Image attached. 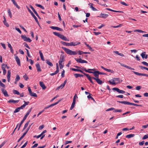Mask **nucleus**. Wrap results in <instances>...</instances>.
Here are the masks:
<instances>
[{"label":"nucleus","mask_w":148,"mask_h":148,"mask_svg":"<svg viewBox=\"0 0 148 148\" xmlns=\"http://www.w3.org/2000/svg\"><path fill=\"white\" fill-rule=\"evenodd\" d=\"M62 48L67 54L71 55H76L77 53H78L79 55H80L83 54V52L80 50L73 51L71 50L64 47H62Z\"/></svg>","instance_id":"f257e3e1"},{"label":"nucleus","mask_w":148,"mask_h":148,"mask_svg":"<svg viewBox=\"0 0 148 148\" xmlns=\"http://www.w3.org/2000/svg\"><path fill=\"white\" fill-rule=\"evenodd\" d=\"M64 61L65 59L64 55L63 54L61 55L59 61V64L60 69H62L64 67Z\"/></svg>","instance_id":"f03ea898"},{"label":"nucleus","mask_w":148,"mask_h":148,"mask_svg":"<svg viewBox=\"0 0 148 148\" xmlns=\"http://www.w3.org/2000/svg\"><path fill=\"white\" fill-rule=\"evenodd\" d=\"M53 34L54 35L59 37L62 39L65 40L69 41V40L67 39V38L64 36L63 35L59 34V33L56 32H53Z\"/></svg>","instance_id":"7ed1b4c3"},{"label":"nucleus","mask_w":148,"mask_h":148,"mask_svg":"<svg viewBox=\"0 0 148 148\" xmlns=\"http://www.w3.org/2000/svg\"><path fill=\"white\" fill-rule=\"evenodd\" d=\"M82 69L86 72H88L89 73H92L93 74L94 76L95 77V78H99V74H98V71H95L94 72H93L92 71H87L86 69L85 68H83Z\"/></svg>","instance_id":"20e7f679"},{"label":"nucleus","mask_w":148,"mask_h":148,"mask_svg":"<svg viewBox=\"0 0 148 148\" xmlns=\"http://www.w3.org/2000/svg\"><path fill=\"white\" fill-rule=\"evenodd\" d=\"M27 8V10H28L29 12L30 13L31 15H32V16L34 18L36 22L39 25V24L38 22V21L37 19V18L34 15V13H33V12L31 11V10L26 5V6Z\"/></svg>","instance_id":"39448f33"},{"label":"nucleus","mask_w":148,"mask_h":148,"mask_svg":"<svg viewBox=\"0 0 148 148\" xmlns=\"http://www.w3.org/2000/svg\"><path fill=\"white\" fill-rule=\"evenodd\" d=\"M21 37L25 41L28 42H30L32 41V40L29 38L27 37L25 35H22Z\"/></svg>","instance_id":"423d86ee"},{"label":"nucleus","mask_w":148,"mask_h":148,"mask_svg":"<svg viewBox=\"0 0 148 148\" xmlns=\"http://www.w3.org/2000/svg\"><path fill=\"white\" fill-rule=\"evenodd\" d=\"M75 60L77 62L81 63H88L87 61L85 60H82L81 58L77 59L76 58H75Z\"/></svg>","instance_id":"0eeeda50"},{"label":"nucleus","mask_w":148,"mask_h":148,"mask_svg":"<svg viewBox=\"0 0 148 148\" xmlns=\"http://www.w3.org/2000/svg\"><path fill=\"white\" fill-rule=\"evenodd\" d=\"M97 3L101 5V6H104V7H107V5L106 4L104 3V2L105 3L106 1H96Z\"/></svg>","instance_id":"6e6552de"},{"label":"nucleus","mask_w":148,"mask_h":148,"mask_svg":"<svg viewBox=\"0 0 148 148\" xmlns=\"http://www.w3.org/2000/svg\"><path fill=\"white\" fill-rule=\"evenodd\" d=\"M15 59L16 61L17 64L19 66H21V62L20 60L17 56L14 55Z\"/></svg>","instance_id":"1a4fd4ad"},{"label":"nucleus","mask_w":148,"mask_h":148,"mask_svg":"<svg viewBox=\"0 0 148 148\" xmlns=\"http://www.w3.org/2000/svg\"><path fill=\"white\" fill-rule=\"evenodd\" d=\"M108 16V14H106L104 13H101L97 17L100 18H107Z\"/></svg>","instance_id":"9d476101"},{"label":"nucleus","mask_w":148,"mask_h":148,"mask_svg":"<svg viewBox=\"0 0 148 148\" xmlns=\"http://www.w3.org/2000/svg\"><path fill=\"white\" fill-rule=\"evenodd\" d=\"M92 79L95 80L96 81L97 83L99 84H102L103 82L99 78H95L94 77H92Z\"/></svg>","instance_id":"9b49d317"},{"label":"nucleus","mask_w":148,"mask_h":148,"mask_svg":"<svg viewBox=\"0 0 148 148\" xmlns=\"http://www.w3.org/2000/svg\"><path fill=\"white\" fill-rule=\"evenodd\" d=\"M50 27L53 29H56L57 30L60 31H63V29H62V28H59L58 27H54V26H51Z\"/></svg>","instance_id":"f8f14e48"},{"label":"nucleus","mask_w":148,"mask_h":148,"mask_svg":"<svg viewBox=\"0 0 148 148\" xmlns=\"http://www.w3.org/2000/svg\"><path fill=\"white\" fill-rule=\"evenodd\" d=\"M84 75L87 77L88 79L90 81L91 83L92 84H94V83L92 80V77H90L88 74L84 73Z\"/></svg>","instance_id":"ddd939ff"},{"label":"nucleus","mask_w":148,"mask_h":148,"mask_svg":"<svg viewBox=\"0 0 148 148\" xmlns=\"http://www.w3.org/2000/svg\"><path fill=\"white\" fill-rule=\"evenodd\" d=\"M101 68L102 69H103V70H105V71H106L108 72H110V73H114V71L113 70H110V69H108L105 68H104V67H103L102 66H101Z\"/></svg>","instance_id":"4468645a"},{"label":"nucleus","mask_w":148,"mask_h":148,"mask_svg":"<svg viewBox=\"0 0 148 148\" xmlns=\"http://www.w3.org/2000/svg\"><path fill=\"white\" fill-rule=\"evenodd\" d=\"M1 90L2 91V93L4 94V96L5 97H8L9 95L7 93V92L6 90L4 88H2L1 89Z\"/></svg>","instance_id":"2eb2a0df"},{"label":"nucleus","mask_w":148,"mask_h":148,"mask_svg":"<svg viewBox=\"0 0 148 148\" xmlns=\"http://www.w3.org/2000/svg\"><path fill=\"white\" fill-rule=\"evenodd\" d=\"M66 80H65L63 83L62 84L60 85L57 88V89H59L60 88H63L65 86L66 84Z\"/></svg>","instance_id":"dca6fc26"},{"label":"nucleus","mask_w":148,"mask_h":148,"mask_svg":"<svg viewBox=\"0 0 148 148\" xmlns=\"http://www.w3.org/2000/svg\"><path fill=\"white\" fill-rule=\"evenodd\" d=\"M80 44V42H72L69 43V46H75Z\"/></svg>","instance_id":"f3484780"},{"label":"nucleus","mask_w":148,"mask_h":148,"mask_svg":"<svg viewBox=\"0 0 148 148\" xmlns=\"http://www.w3.org/2000/svg\"><path fill=\"white\" fill-rule=\"evenodd\" d=\"M113 81H114L116 84L120 83V79L119 78H113Z\"/></svg>","instance_id":"a211bd4d"},{"label":"nucleus","mask_w":148,"mask_h":148,"mask_svg":"<svg viewBox=\"0 0 148 148\" xmlns=\"http://www.w3.org/2000/svg\"><path fill=\"white\" fill-rule=\"evenodd\" d=\"M36 66L38 72H41V70L40 67V66L38 63H36Z\"/></svg>","instance_id":"6ab92c4d"},{"label":"nucleus","mask_w":148,"mask_h":148,"mask_svg":"<svg viewBox=\"0 0 148 148\" xmlns=\"http://www.w3.org/2000/svg\"><path fill=\"white\" fill-rule=\"evenodd\" d=\"M40 86L42 88V89L45 90L46 88V87L42 82H39Z\"/></svg>","instance_id":"aec40b11"},{"label":"nucleus","mask_w":148,"mask_h":148,"mask_svg":"<svg viewBox=\"0 0 148 148\" xmlns=\"http://www.w3.org/2000/svg\"><path fill=\"white\" fill-rule=\"evenodd\" d=\"M132 72L136 75L138 76H145L146 75V74L140 73L138 72H135L134 71H132Z\"/></svg>","instance_id":"412c9836"},{"label":"nucleus","mask_w":148,"mask_h":148,"mask_svg":"<svg viewBox=\"0 0 148 148\" xmlns=\"http://www.w3.org/2000/svg\"><path fill=\"white\" fill-rule=\"evenodd\" d=\"M106 9L107 10L111 11L113 12H119V13H123V12L122 11H116V10H113L111 9H110L109 8H106Z\"/></svg>","instance_id":"4be33fe9"},{"label":"nucleus","mask_w":148,"mask_h":148,"mask_svg":"<svg viewBox=\"0 0 148 148\" xmlns=\"http://www.w3.org/2000/svg\"><path fill=\"white\" fill-rule=\"evenodd\" d=\"M23 106H21V107H18L15 110L14 112V113H15L19 112L21 109L23 108Z\"/></svg>","instance_id":"5701e85b"},{"label":"nucleus","mask_w":148,"mask_h":148,"mask_svg":"<svg viewBox=\"0 0 148 148\" xmlns=\"http://www.w3.org/2000/svg\"><path fill=\"white\" fill-rule=\"evenodd\" d=\"M19 100H14L13 99H10L8 101V102L9 103H17L18 102Z\"/></svg>","instance_id":"b1692460"},{"label":"nucleus","mask_w":148,"mask_h":148,"mask_svg":"<svg viewBox=\"0 0 148 148\" xmlns=\"http://www.w3.org/2000/svg\"><path fill=\"white\" fill-rule=\"evenodd\" d=\"M142 58L147 59V55H146V52H143L141 54Z\"/></svg>","instance_id":"393cba45"},{"label":"nucleus","mask_w":148,"mask_h":148,"mask_svg":"<svg viewBox=\"0 0 148 148\" xmlns=\"http://www.w3.org/2000/svg\"><path fill=\"white\" fill-rule=\"evenodd\" d=\"M71 69L73 71L80 72L81 73H83L84 75V73H84L82 71L80 70H79L77 69H75L74 68H71Z\"/></svg>","instance_id":"a878e982"},{"label":"nucleus","mask_w":148,"mask_h":148,"mask_svg":"<svg viewBox=\"0 0 148 148\" xmlns=\"http://www.w3.org/2000/svg\"><path fill=\"white\" fill-rule=\"evenodd\" d=\"M39 53L40 54L41 59L43 61H45V59H44V57H43V54L42 53L41 51L40 50H39Z\"/></svg>","instance_id":"bb28decb"},{"label":"nucleus","mask_w":148,"mask_h":148,"mask_svg":"<svg viewBox=\"0 0 148 148\" xmlns=\"http://www.w3.org/2000/svg\"><path fill=\"white\" fill-rule=\"evenodd\" d=\"M120 64L122 66H123L127 69H130L131 70H134V68H131V67H130L127 65H126L124 64Z\"/></svg>","instance_id":"cd10ccee"},{"label":"nucleus","mask_w":148,"mask_h":148,"mask_svg":"<svg viewBox=\"0 0 148 148\" xmlns=\"http://www.w3.org/2000/svg\"><path fill=\"white\" fill-rule=\"evenodd\" d=\"M4 21H3V22L4 23V25H5L7 27H8L9 26V24L8 23L6 22V18L5 16H3Z\"/></svg>","instance_id":"c85d7f7f"},{"label":"nucleus","mask_w":148,"mask_h":148,"mask_svg":"<svg viewBox=\"0 0 148 148\" xmlns=\"http://www.w3.org/2000/svg\"><path fill=\"white\" fill-rule=\"evenodd\" d=\"M14 5L18 9H20V7L17 4L15 1H12Z\"/></svg>","instance_id":"c756f323"},{"label":"nucleus","mask_w":148,"mask_h":148,"mask_svg":"<svg viewBox=\"0 0 148 148\" xmlns=\"http://www.w3.org/2000/svg\"><path fill=\"white\" fill-rule=\"evenodd\" d=\"M46 62L47 64L49 66H53L51 62L49 60H46Z\"/></svg>","instance_id":"7c9ffc66"},{"label":"nucleus","mask_w":148,"mask_h":148,"mask_svg":"<svg viewBox=\"0 0 148 148\" xmlns=\"http://www.w3.org/2000/svg\"><path fill=\"white\" fill-rule=\"evenodd\" d=\"M113 78L108 81V82L112 85H115L116 84V83L114 81H113Z\"/></svg>","instance_id":"2f4dec72"},{"label":"nucleus","mask_w":148,"mask_h":148,"mask_svg":"<svg viewBox=\"0 0 148 148\" xmlns=\"http://www.w3.org/2000/svg\"><path fill=\"white\" fill-rule=\"evenodd\" d=\"M60 42L61 44L64 45L66 46H69V43H67L66 42L62 41H61Z\"/></svg>","instance_id":"473e14b6"},{"label":"nucleus","mask_w":148,"mask_h":148,"mask_svg":"<svg viewBox=\"0 0 148 148\" xmlns=\"http://www.w3.org/2000/svg\"><path fill=\"white\" fill-rule=\"evenodd\" d=\"M30 121H28L25 125L24 127H23V131L25 129V128H27V127L29 123L30 122Z\"/></svg>","instance_id":"72a5a7b5"},{"label":"nucleus","mask_w":148,"mask_h":148,"mask_svg":"<svg viewBox=\"0 0 148 148\" xmlns=\"http://www.w3.org/2000/svg\"><path fill=\"white\" fill-rule=\"evenodd\" d=\"M134 136V134H130L126 135L125 137L127 138H130L133 137Z\"/></svg>","instance_id":"f704fd0d"},{"label":"nucleus","mask_w":148,"mask_h":148,"mask_svg":"<svg viewBox=\"0 0 148 148\" xmlns=\"http://www.w3.org/2000/svg\"><path fill=\"white\" fill-rule=\"evenodd\" d=\"M23 102L24 103L22 106H23V108H24L29 103V102H26L24 101Z\"/></svg>","instance_id":"c9c22d12"},{"label":"nucleus","mask_w":148,"mask_h":148,"mask_svg":"<svg viewBox=\"0 0 148 148\" xmlns=\"http://www.w3.org/2000/svg\"><path fill=\"white\" fill-rule=\"evenodd\" d=\"M25 119H24V118H23V119L22 121H21V122L20 124L19 127L18 129V131L19 130L21 126L23 124V123L24 122V121H25Z\"/></svg>","instance_id":"e433bc0d"},{"label":"nucleus","mask_w":148,"mask_h":148,"mask_svg":"<svg viewBox=\"0 0 148 148\" xmlns=\"http://www.w3.org/2000/svg\"><path fill=\"white\" fill-rule=\"evenodd\" d=\"M7 66V64H3L1 65V69L2 70L5 69L6 67Z\"/></svg>","instance_id":"4c0bfd02"},{"label":"nucleus","mask_w":148,"mask_h":148,"mask_svg":"<svg viewBox=\"0 0 148 148\" xmlns=\"http://www.w3.org/2000/svg\"><path fill=\"white\" fill-rule=\"evenodd\" d=\"M8 15L10 18H12V13L9 9H8Z\"/></svg>","instance_id":"58836bf2"},{"label":"nucleus","mask_w":148,"mask_h":148,"mask_svg":"<svg viewBox=\"0 0 148 148\" xmlns=\"http://www.w3.org/2000/svg\"><path fill=\"white\" fill-rule=\"evenodd\" d=\"M13 92L14 94H16L18 95H20V93H19V92L17 90H13Z\"/></svg>","instance_id":"ea45409f"},{"label":"nucleus","mask_w":148,"mask_h":148,"mask_svg":"<svg viewBox=\"0 0 148 148\" xmlns=\"http://www.w3.org/2000/svg\"><path fill=\"white\" fill-rule=\"evenodd\" d=\"M30 95L33 97H37V95L36 94V93L32 92L30 94H29Z\"/></svg>","instance_id":"a19ab883"},{"label":"nucleus","mask_w":148,"mask_h":148,"mask_svg":"<svg viewBox=\"0 0 148 148\" xmlns=\"http://www.w3.org/2000/svg\"><path fill=\"white\" fill-rule=\"evenodd\" d=\"M91 95L90 94V95H88L87 96L88 98V99H91L92 100H93L94 101H95V100L94 99V98L91 96Z\"/></svg>","instance_id":"79ce46f5"},{"label":"nucleus","mask_w":148,"mask_h":148,"mask_svg":"<svg viewBox=\"0 0 148 148\" xmlns=\"http://www.w3.org/2000/svg\"><path fill=\"white\" fill-rule=\"evenodd\" d=\"M11 76V71L9 70L8 71L7 77H10Z\"/></svg>","instance_id":"37998d69"},{"label":"nucleus","mask_w":148,"mask_h":148,"mask_svg":"<svg viewBox=\"0 0 148 148\" xmlns=\"http://www.w3.org/2000/svg\"><path fill=\"white\" fill-rule=\"evenodd\" d=\"M36 5L37 6V7H40V8H41V9H44L45 8H44V7L42 6V5H40V4H36Z\"/></svg>","instance_id":"c03bdc74"},{"label":"nucleus","mask_w":148,"mask_h":148,"mask_svg":"<svg viewBox=\"0 0 148 148\" xmlns=\"http://www.w3.org/2000/svg\"><path fill=\"white\" fill-rule=\"evenodd\" d=\"M75 103H74V102H72V105H71V106L70 108V110H72L73 109V108L74 107Z\"/></svg>","instance_id":"a18cd8bd"},{"label":"nucleus","mask_w":148,"mask_h":148,"mask_svg":"<svg viewBox=\"0 0 148 148\" xmlns=\"http://www.w3.org/2000/svg\"><path fill=\"white\" fill-rule=\"evenodd\" d=\"M123 25L122 24H120L119 25L115 26H112V27H113L114 28H116L119 27H121Z\"/></svg>","instance_id":"49530a36"},{"label":"nucleus","mask_w":148,"mask_h":148,"mask_svg":"<svg viewBox=\"0 0 148 148\" xmlns=\"http://www.w3.org/2000/svg\"><path fill=\"white\" fill-rule=\"evenodd\" d=\"M23 77L26 81H27L29 79L28 77L26 74H25V75L23 76Z\"/></svg>","instance_id":"de8ad7c7"},{"label":"nucleus","mask_w":148,"mask_h":148,"mask_svg":"<svg viewBox=\"0 0 148 148\" xmlns=\"http://www.w3.org/2000/svg\"><path fill=\"white\" fill-rule=\"evenodd\" d=\"M20 79V77L19 76L17 75L16 76V77L15 79L16 82H17Z\"/></svg>","instance_id":"09e8293b"},{"label":"nucleus","mask_w":148,"mask_h":148,"mask_svg":"<svg viewBox=\"0 0 148 148\" xmlns=\"http://www.w3.org/2000/svg\"><path fill=\"white\" fill-rule=\"evenodd\" d=\"M25 134H23L22 135V136L20 138L18 139V140L17 142H19L22 139H23V137H24V136H25Z\"/></svg>","instance_id":"8fccbe9b"},{"label":"nucleus","mask_w":148,"mask_h":148,"mask_svg":"<svg viewBox=\"0 0 148 148\" xmlns=\"http://www.w3.org/2000/svg\"><path fill=\"white\" fill-rule=\"evenodd\" d=\"M122 112V110L121 109L120 110H115L114 109L113 112Z\"/></svg>","instance_id":"3c124183"},{"label":"nucleus","mask_w":148,"mask_h":148,"mask_svg":"<svg viewBox=\"0 0 148 148\" xmlns=\"http://www.w3.org/2000/svg\"><path fill=\"white\" fill-rule=\"evenodd\" d=\"M32 108H31L27 112L26 114V115H27V116H28V115H29V114L30 113V112H31L32 110Z\"/></svg>","instance_id":"603ef678"},{"label":"nucleus","mask_w":148,"mask_h":148,"mask_svg":"<svg viewBox=\"0 0 148 148\" xmlns=\"http://www.w3.org/2000/svg\"><path fill=\"white\" fill-rule=\"evenodd\" d=\"M85 45H86V46L90 50H92V48L91 47H90L89 45L87 44L86 42H85L84 43Z\"/></svg>","instance_id":"864d4df0"},{"label":"nucleus","mask_w":148,"mask_h":148,"mask_svg":"<svg viewBox=\"0 0 148 148\" xmlns=\"http://www.w3.org/2000/svg\"><path fill=\"white\" fill-rule=\"evenodd\" d=\"M148 138V134H146L143 137V140H145Z\"/></svg>","instance_id":"5fc2aeb1"},{"label":"nucleus","mask_w":148,"mask_h":148,"mask_svg":"<svg viewBox=\"0 0 148 148\" xmlns=\"http://www.w3.org/2000/svg\"><path fill=\"white\" fill-rule=\"evenodd\" d=\"M131 103L130 102H129L124 101L123 104H125L131 105Z\"/></svg>","instance_id":"6e6d98bb"},{"label":"nucleus","mask_w":148,"mask_h":148,"mask_svg":"<svg viewBox=\"0 0 148 148\" xmlns=\"http://www.w3.org/2000/svg\"><path fill=\"white\" fill-rule=\"evenodd\" d=\"M76 97H77L76 96V95H75L73 97V102L75 103Z\"/></svg>","instance_id":"4d7b16f0"},{"label":"nucleus","mask_w":148,"mask_h":148,"mask_svg":"<svg viewBox=\"0 0 148 148\" xmlns=\"http://www.w3.org/2000/svg\"><path fill=\"white\" fill-rule=\"evenodd\" d=\"M141 63L144 65L147 66L148 63H147L146 62H145V61H143V62H142Z\"/></svg>","instance_id":"13d9d810"},{"label":"nucleus","mask_w":148,"mask_h":148,"mask_svg":"<svg viewBox=\"0 0 148 148\" xmlns=\"http://www.w3.org/2000/svg\"><path fill=\"white\" fill-rule=\"evenodd\" d=\"M139 67L142 69H145V70H147V68L146 67L143 66H139Z\"/></svg>","instance_id":"bf43d9fd"},{"label":"nucleus","mask_w":148,"mask_h":148,"mask_svg":"<svg viewBox=\"0 0 148 148\" xmlns=\"http://www.w3.org/2000/svg\"><path fill=\"white\" fill-rule=\"evenodd\" d=\"M113 90L116 91L117 92H118L119 91V88H114L112 89Z\"/></svg>","instance_id":"052dcab7"},{"label":"nucleus","mask_w":148,"mask_h":148,"mask_svg":"<svg viewBox=\"0 0 148 148\" xmlns=\"http://www.w3.org/2000/svg\"><path fill=\"white\" fill-rule=\"evenodd\" d=\"M58 73V72L56 71L54 73H50V75L51 76H53L54 75Z\"/></svg>","instance_id":"680f3d73"},{"label":"nucleus","mask_w":148,"mask_h":148,"mask_svg":"<svg viewBox=\"0 0 148 148\" xmlns=\"http://www.w3.org/2000/svg\"><path fill=\"white\" fill-rule=\"evenodd\" d=\"M33 12H34V13L39 18H40V16H39V15H38V14L37 13V12H36V11L35 10L33 11Z\"/></svg>","instance_id":"e2e57ef3"},{"label":"nucleus","mask_w":148,"mask_h":148,"mask_svg":"<svg viewBox=\"0 0 148 148\" xmlns=\"http://www.w3.org/2000/svg\"><path fill=\"white\" fill-rule=\"evenodd\" d=\"M119 93H123L125 92L123 90H119L118 92Z\"/></svg>","instance_id":"0e129e2a"},{"label":"nucleus","mask_w":148,"mask_h":148,"mask_svg":"<svg viewBox=\"0 0 148 148\" xmlns=\"http://www.w3.org/2000/svg\"><path fill=\"white\" fill-rule=\"evenodd\" d=\"M64 73H65V71L64 69H63V70L62 71V72L61 74V77H64Z\"/></svg>","instance_id":"69168bd1"},{"label":"nucleus","mask_w":148,"mask_h":148,"mask_svg":"<svg viewBox=\"0 0 148 148\" xmlns=\"http://www.w3.org/2000/svg\"><path fill=\"white\" fill-rule=\"evenodd\" d=\"M0 86L4 88H5V85L3 84L1 82H0Z\"/></svg>","instance_id":"338daca9"},{"label":"nucleus","mask_w":148,"mask_h":148,"mask_svg":"<svg viewBox=\"0 0 148 148\" xmlns=\"http://www.w3.org/2000/svg\"><path fill=\"white\" fill-rule=\"evenodd\" d=\"M44 127V125H40V126L39 127V130H42V129Z\"/></svg>","instance_id":"774afa93"}]
</instances>
